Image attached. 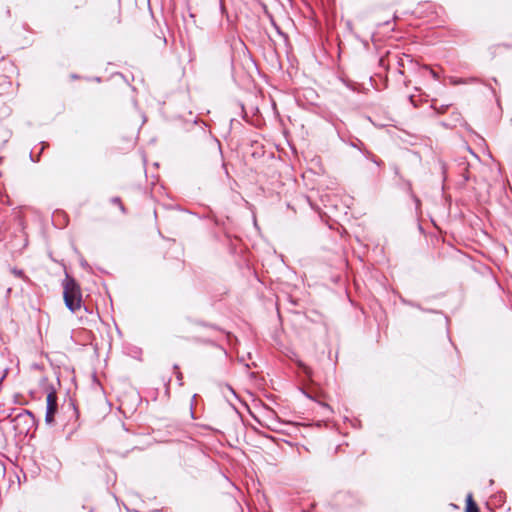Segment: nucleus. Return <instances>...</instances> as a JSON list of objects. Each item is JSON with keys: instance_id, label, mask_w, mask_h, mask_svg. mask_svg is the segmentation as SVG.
I'll return each mask as SVG.
<instances>
[{"instance_id": "1", "label": "nucleus", "mask_w": 512, "mask_h": 512, "mask_svg": "<svg viewBox=\"0 0 512 512\" xmlns=\"http://www.w3.org/2000/svg\"><path fill=\"white\" fill-rule=\"evenodd\" d=\"M62 286L66 307L72 312L79 310L82 305V292L79 284L73 278L67 276Z\"/></svg>"}, {"instance_id": "2", "label": "nucleus", "mask_w": 512, "mask_h": 512, "mask_svg": "<svg viewBox=\"0 0 512 512\" xmlns=\"http://www.w3.org/2000/svg\"><path fill=\"white\" fill-rule=\"evenodd\" d=\"M46 402H47V407H46L45 421L47 424H52L54 422V417H55V414L57 413V409H58L57 395L54 391H51L47 394Z\"/></svg>"}, {"instance_id": "3", "label": "nucleus", "mask_w": 512, "mask_h": 512, "mask_svg": "<svg viewBox=\"0 0 512 512\" xmlns=\"http://www.w3.org/2000/svg\"><path fill=\"white\" fill-rule=\"evenodd\" d=\"M466 512H480L472 494H468L466 497Z\"/></svg>"}, {"instance_id": "4", "label": "nucleus", "mask_w": 512, "mask_h": 512, "mask_svg": "<svg viewBox=\"0 0 512 512\" xmlns=\"http://www.w3.org/2000/svg\"><path fill=\"white\" fill-rule=\"evenodd\" d=\"M423 69L427 70L429 72V74L435 79V80H438L439 79V75L438 73L433 70L431 67L425 65L423 66Z\"/></svg>"}, {"instance_id": "5", "label": "nucleus", "mask_w": 512, "mask_h": 512, "mask_svg": "<svg viewBox=\"0 0 512 512\" xmlns=\"http://www.w3.org/2000/svg\"><path fill=\"white\" fill-rule=\"evenodd\" d=\"M112 202H113L115 205H117V206L121 209V211H123V212H124V206H123V204H122V202H121L120 198H118V197L113 198V199H112Z\"/></svg>"}]
</instances>
